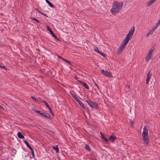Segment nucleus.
<instances>
[{"mask_svg":"<svg viewBox=\"0 0 160 160\" xmlns=\"http://www.w3.org/2000/svg\"><path fill=\"white\" fill-rule=\"evenodd\" d=\"M52 148L56 150V152L58 153L59 151V149L57 145L53 146Z\"/></svg>","mask_w":160,"mask_h":160,"instance_id":"15","label":"nucleus"},{"mask_svg":"<svg viewBox=\"0 0 160 160\" xmlns=\"http://www.w3.org/2000/svg\"><path fill=\"white\" fill-rule=\"evenodd\" d=\"M149 35H150V33H148L147 34V37H149Z\"/></svg>","mask_w":160,"mask_h":160,"instance_id":"38","label":"nucleus"},{"mask_svg":"<svg viewBox=\"0 0 160 160\" xmlns=\"http://www.w3.org/2000/svg\"><path fill=\"white\" fill-rule=\"evenodd\" d=\"M155 28V26H154V28H153L152 29H153V31H154L155 29H154V28Z\"/></svg>","mask_w":160,"mask_h":160,"instance_id":"40","label":"nucleus"},{"mask_svg":"<svg viewBox=\"0 0 160 160\" xmlns=\"http://www.w3.org/2000/svg\"><path fill=\"white\" fill-rule=\"evenodd\" d=\"M148 33H150V35H152L153 33V31H150L149 32H148Z\"/></svg>","mask_w":160,"mask_h":160,"instance_id":"36","label":"nucleus"},{"mask_svg":"<svg viewBox=\"0 0 160 160\" xmlns=\"http://www.w3.org/2000/svg\"><path fill=\"white\" fill-rule=\"evenodd\" d=\"M117 138L116 136L113 134H112L111 136L109 137V140L111 142H114Z\"/></svg>","mask_w":160,"mask_h":160,"instance_id":"7","label":"nucleus"},{"mask_svg":"<svg viewBox=\"0 0 160 160\" xmlns=\"http://www.w3.org/2000/svg\"><path fill=\"white\" fill-rule=\"evenodd\" d=\"M101 72L102 74L106 75L107 77H111L112 76V73L110 72L102 70Z\"/></svg>","mask_w":160,"mask_h":160,"instance_id":"5","label":"nucleus"},{"mask_svg":"<svg viewBox=\"0 0 160 160\" xmlns=\"http://www.w3.org/2000/svg\"><path fill=\"white\" fill-rule=\"evenodd\" d=\"M152 53V52L149 51L147 54L148 55L151 56Z\"/></svg>","mask_w":160,"mask_h":160,"instance_id":"35","label":"nucleus"},{"mask_svg":"<svg viewBox=\"0 0 160 160\" xmlns=\"http://www.w3.org/2000/svg\"><path fill=\"white\" fill-rule=\"evenodd\" d=\"M93 49L95 51L97 52L98 53H99V51H100L99 50L98 48H96V47L94 48Z\"/></svg>","mask_w":160,"mask_h":160,"instance_id":"24","label":"nucleus"},{"mask_svg":"<svg viewBox=\"0 0 160 160\" xmlns=\"http://www.w3.org/2000/svg\"><path fill=\"white\" fill-rule=\"evenodd\" d=\"M31 19L34 20L38 22V23L40 22L39 21L35 18H34L33 17H31Z\"/></svg>","mask_w":160,"mask_h":160,"instance_id":"25","label":"nucleus"},{"mask_svg":"<svg viewBox=\"0 0 160 160\" xmlns=\"http://www.w3.org/2000/svg\"><path fill=\"white\" fill-rule=\"evenodd\" d=\"M75 100L77 101L78 103L80 102L81 101H80V100L78 99V98H77Z\"/></svg>","mask_w":160,"mask_h":160,"instance_id":"32","label":"nucleus"},{"mask_svg":"<svg viewBox=\"0 0 160 160\" xmlns=\"http://www.w3.org/2000/svg\"><path fill=\"white\" fill-rule=\"evenodd\" d=\"M155 48L154 47H152L150 49L149 51L150 52H152L154 50Z\"/></svg>","mask_w":160,"mask_h":160,"instance_id":"28","label":"nucleus"},{"mask_svg":"<svg viewBox=\"0 0 160 160\" xmlns=\"http://www.w3.org/2000/svg\"><path fill=\"white\" fill-rule=\"evenodd\" d=\"M31 150V153H32V154L33 156V158H35V155L34 154V151L32 149V148L31 149H30Z\"/></svg>","mask_w":160,"mask_h":160,"instance_id":"22","label":"nucleus"},{"mask_svg":"<svg viewBox=\"0 0 160 160\" xmlns=\"http://www.w3.org/2000/svg\"><path fill=\"white\" fill-rule=\"evenodd\" d=\"M98 53L100 54L101 56H103V57H105L106 56L105 55H104V53H103L102 52H101L99 51V53Z\"/></svg>","mask_w":160,"mask_h":160,"instance_id":"30","label":"nucleus"},{"mask_svg":"<svg viewBox=\"0 0 160 160\" xmlns=\"http://www.w3.org/2000/svg\"><path fill=\"white\" fill-rule=\"evenodd\" d=\"M80 106L83 108L85 109L84 105L83 103H82V102L81 101L79 103Z\"/></svg>","mask_w":160,"mask_h":160,"instance_id":"20","label":"nucleus"},{"mask_svg":"<svg viewBox=\"0 0 160 160\" xmlns=\"http://www.w3.org/2000/svg\"><path fill=\"white\" fill-rule=\"evenodd\" d=\"M101 138L103 140L105 141L106 142L108 143V139L106 137H105L104 136H102V138Z\"/></svg>","mask_w":160,"mask_h":160,"instance_id":"19","label":"nucleus"},{"mask_svg":"<svg viewBox=\"0 0 160 160\" xmlns=\"http://www.w3.org/2000/svg\"><path fill=\"white\" fill-rule=\"evenodd\" d=\"M160 24V23L158 22H157L155 25V28H154L155 29H156L157 27Z\"/></svg>","mask_w":160,"mask_h":160,"instance_id":"26","label":"nucleus"},{"mask_svg":"<svg viewBox=\"0 0 160 160\" xmlns=\"http://www.w3.org/2000/svg\"><path fill=\"white\" fill-rule=\"evenodd\" d=\"M79 82L86 89H89V87L85 82H82L81 81H79Z\"/></svg>","mask_w":160,"mask_h":160,"instance_id":"10","label":"nucleus"},{"mask_svg":"<svg viewBox=\"0 0 160 160\" xmlns=\"http://www.w3.org/2000/svg\"><path fill=\"white\" fill-rule=\"evenodd\" d=\"M152 53V52L149 51L147 54L148 55L151 56Z\"/></svg>","mask_w":160,"mask_h":160,"instance_id":"34","label":"nucleus"},{"mask_svg":"<svg viewBox=\"0 0 160 160\" xmlns=\"http://www.w3.org/2000/svg\"><path fill=\"white\" fill-rule=\"evenodd\" d=\"M38 12L39 13H41L38 10Z\"/></svg>","mask_w":160,"mask_h":160,"instance_id":"44","label":"nucleus"},{"mask_svg":"<svg viewBox=\"0 0 160 160\" xmlns=\"http://www.w3.org/2000/svg\"><path fill=\"white\" fill-rule=\"evenodd\" d=\"M0 67H1L2 68H3L4 69H5V70L6 69V68L4 66H2L0 65Z\"/></svg>","mask_w":160,"mask_h":160,"instance_id":"33","label":"nucleus"},{"mask_svg":"<svg viewBox=\"0 0 160 160\" xmlns=\"http://www.w3.org/2000/svg\"><path fill=\"white\" fill-rule=\"evenodd\" d=\"M89 105L90 107L92 108L97 109L98 108V104L95 102H92L90 101L86 100V101Z\"/></svg>","mask_w":160,"mask_h":160,"instance_id":"3","label":"nucleus"},{"mask_svg":"<svg viewBox=\"0 0 160 160\" xmlns=\"http://www.w3.org/2000/svg\"><path fill=\"white\" fill-rule=\"evenodd\" d=\"M123 3L122 2H115L112 5L111 11L113 15L118 12L123 6Z\"/></svg>","mask_w":160,"mask_h":160,"instance_id":"1","label":"nucleus"},{"mask_svg":"<svg viewBox=\"0 0 160 160\" xmlns=\"http://www.w3.org/2000/svg\"><path fill=\"white\" fill-rule=\"evenodd\" d=\"M35 111L36 112H37V113L40 114V115H41L42 116L45 117H46L48 118H49V117L48 115H45L44 114L41 112L39 110H37Z\"/></svg>","mask_w":160,"mask_h":160,"instance_id":"12","label":"nucleus"},{"mask_svg":"<svg viewBox=\"0 0 160 160\" xmlns=\"http://www.w3.org/2000/svg\"><path fill=\"white\" fill-rule=\"evenodd\" d=\"M58 57L59 58H60V59H61V58H61L60 56H58Z\"/></svg>","mask_w":160,"mask_h":160,"instance_id":"42","label":"nucleus"},{"mask_svg":"<svg viewBox=\"0 0 160 160\" xmlns=\"http://www.w3.org/2000/svg\"><path fill=\"white\" fill-rule=\"evenodd\" d=\"M24 143L26 144V146H27V147L30 149H31L32 148L29 145V144H28V142L26 141V140H24Z\"/></svg>","mask_w":160,"mask_h":160,"instance_id":"14","label":"nucleus"},{"mask_svg":"<svg viewBox=\"0 0 160 160\" xmlns=\"http://www.w3.org/2000/svg\"><path fill=\"white\" fill-rule=\"evenodd\" d=\"M17 135L18 137L21 139H23L24 138V136L20 132H18Z\"/></svg>","mask_w":160,"mask_h":160,"instance_id":"16","label":"nucleus"},{"mask_svg":"<svg viewBox=\"0 0 160 160\" xmlns=\"http://www.w3.org/2000/svg\"><path fill=\"white\" fill-rule=\"evenodd\" d=\"M130 39H129V38L126 37L124 39L122 43H123V44L126 45L128 43Z\"/></svg>","mask_w":160,"mask_h":160,"instance_id":"11","label":"nucleus"},{"mask_svg":"<svg viewBox=\"0 0 160 160\" xmlns=\"http://www.w3.org/2000/svg\"><path fill=\"white\" fill-rule=\"evenodd\" d=\"M152 73H150V72H149L148 74H147V77L146 79V84H148L150 80V78L152 76Z\"/></svg>","mask_w":160,"mask_h":160,"instance_id":"8","label":"nucleus"},{"mask_svg":"<svg viewBox=\"0 0 160 160\" xmlns=\"http://www.w3.org/2000/svg\"><path fill=\"white\" fill-rule=\"evenodd\" d=\"M44 104H45V106H46V107L48 108H49L50 107H49V105H48V103L44 101Z\"/></svg>","mask_w":160,"mask_h":160,"instance_id":"27","label":"nucleus"},{"mask_svg":"<svg viewBox=\"0 0 160 160\" xmlns=\"http://www.w3.org/2000/svg\"><path fill=\"white\" fill-rule=\"evenodd\" d=\"M151 57V56L148 55L147 54V56L146 57V58L145 61L147 62H148L149 61V60L150 59Z\"/></svg>","mask_w":160,"mask_h":160,"instance_id":"18","label":"nucleus"},{"mask_svg":"<svg viewBox=\"0 0 160 160\" xmlns=\"http://www.w3.org/2000/svg\"><path fill=\"white\" fill-rule=\"evenodd\" d=\"M61 59H62L63 61L65 62H66L67 63H71L70 61L65 59L63 58H61Z\"/></svg>","mask_w":160,"mask_h":160,"instance_id":"23","label":"nucleus"},{"mask_svg":"<svg viewBox=\"0 0 160 160\" xmlns=\"http://www.w3.org/2000/svg\"><path fill=\"white\" fill-rule=\"evenodd\" d=\"M71 94L72 96L75 99L77 97H76V95L73 93H70Z\"/></svg>","mask_w":160,"mask_h":160,"instance_id":"29","label":"nucleus"},{"mask_svg":"<svg viewBox=\"0 0 160 160\" xmlns=\"http://www.w3.org/2000/svg\"><path fill=\"white\" fill-rule=\"evenodd\" d=\"M100 134H101V138H102V136H104L102 135V133L101 132H100Z\"/></svg>","mask_w":160,"mask_h":160,"instance_id":"37","label":"nucleus"},{"mask_svg":"<svg viewBox=\"0 0 160 160\" xmlns=\"http://www.w3.org/2000/svg\"><path fill=\"white\" fill-rule=\"evenodd\" d=\"M156 0H150V1L147 3V6L149 7L152 5Z\"/></svg>","mask_w":160,"mask_h":160,"instance_id":"13","label":"nucleus"},{"mask_svg":"<svg viewBox=\"0 0 160 160\" xmlns=\"http://www.w3.org/2000/svg\"><path fill=\"white\" fill-rule=\"evenodd\" d=\"M85 149L88 150L90 151V150L89 146L88 144H86L85 145Z\"/></svg>","mask_w":160,"mask_h":160,"instance_id":"21","label":"nucleus"},{"mask_svg":"<svg viewBox=\"0 0 160 160\" xmlns=\"http://www.w3.org/2000/svg\"><path fill=\"white\" fill-rule=\"evenodd\" d=\"M48 109H49V111L52 114L53 116L54 115V113H53L52 112V110H51V108H50V107H49V108H48Z\"/></svg>","mask_w":160,"mask_h":160,"instance_id":"31","label":"nucleus"},{"mask_svg":"<svg viewBox=\"0 0 160 160\" xmlns=\"http://www.w3.org/2000/svg\"><path fill=\"white\" fill-rule=\"evenodd\" d=\"M46 1L50 7L52 8L54 7V6L53 5V4L51 2H50L48 0H46Z\"/></svg>","mask_w":160,"mask_h":160,"instance_id":"17","label":"nucleus"},{"mask_svg":"<svg viewBox=\"0 0 160 160\" xmlns=\"http://www.w3.org/2000/svg\"><path fill=\"white\" fill-rule=\"evenodd\" d=\"M31 98L33 99V98H34L32 96V97H31Z\"/></svg>","mask_w":160,"mask_h":160,"instance_id":"45","label":"nucleus"},{"mask_svg":"<svg viewBox=\"0 0 160 160\" xmlns=\"http://www.w3.org/2000/svg\"><path fill=\"white\" fill-rule=\"evenodd\" d=\"M158 22L160 23V19L158 21Z\"/></svg>","mask_w":160,"mask_h":160,"instance_id":"43","label":"nucleus"},{"mask_svg":"<svg viewBox=\"0 0 160 160\" xmlns=\"http://www.w3.org/2000/svg\"><path fill=\"white\" fill-rule=\"evenodd\" d=\"M33 99H34V100L35 101H36L37 99H36V98H33Z\"/></svg>","mask_w":160,"mask_h":160,"instance_id":"41","label":"nucleus"},{"mask_svg":"<svg viewBox=\"0 0 160 160\" xmlns=\"http://www.w3.org/2000/svg\"><path fill=\"white\" fill-rule=\"evenodd\" d=\"M148 135V131L147 129L146 128V127L145 126L144 127L142 133V138L144 143L146 144L148 143L149 141V139Z\"/></svg>","mask_w":160,"mask_h":160,"instance_id":"2","label":"nucleus"},{"mask_svg":"<svg viewBox=\"0 0 160 160\" xmlns=\"http://www.w3.org/2000/svg\"><path fill=\"white\" fill-rule=\"evenodd\" d=\"M135 28L134 27H132L126 37L131 39L133 35V33L135 30Z\"/></svg>","mask_w":160,"mask_h":160,"instance_id":"4","label":"nucleus"},{"mask_svg":"<svg viewBox=\"0 0 160 160\" xmlns=\"http://www.w3.org/2000/svg\"><path fill=\"white\" fill-rule=\"evenodd\" d=\"M47 29L48 31L50 32V33L52 35L53 37L54 38H55L57 39V37L55 35L50 28L48 26H47Z\"/></svg>","mask_w":160,"mask_h":160,"instance_id":"9","label":"nucleus"},{"mask_svg":"<svg viewBox=\"0 0 160 160\" xmlns=\"http://www.w3.org/2000/svg\"><path fill=\"white\" fill-rule=\"evenodd\" d=\"M125 46L126 45L123 43H122L121 44L120 47L117 50V53L118 54L120 53L123 49L125 48Z\"/></svg>","mask_w":160,"mask_h":160,"instance_id":"6","label":"nucleus"},{"mask_svg":"<svg viewBox=\"0 0 160 160\" xmlns=\"http://www.w3.org/2000/svg\"><path fill=\"white\" fill-rule=\"evenodd\" d=\"M0 109H3V107L1 106V105H0Z\"/></svg>","mask_w":160,"mask_h":160,"instance_id":"39","label":"nucleus"}]
</instances>
